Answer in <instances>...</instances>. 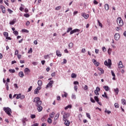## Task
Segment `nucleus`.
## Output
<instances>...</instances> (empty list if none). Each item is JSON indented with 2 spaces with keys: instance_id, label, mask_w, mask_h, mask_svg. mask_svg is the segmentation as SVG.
<instances>
[{
  "instance_id": "obj_1",
  "label": "nucleus",
  "mask_w": 126,
  "mask_h": 126,
  "mask_svg": "<svg viewBox=\"0 0 126 126\" xmlns=\"http://www.w3.org/2000/svg\"><path fill=\"white\" fill-rule=\"evenodd\" d=\"M33 102L36 103V106L37 107V110L38 112H42V110H43V107L41 106L42 104V101L40 100L39 97H35L33 99Z\"/></svg>"
},
{
  "instance_id": "obj_2",
  "label": "nucleus",
  "mask_w": 126,
  "mask_h": 126,
  "mask_svg": "<svg viewBox=\"0 0 126 126\" xmlns=\"http://www.w3.org/2000/svg\"><path fill=\"white\" fill-rule=\"evenodd\" d=\"M117 23L118 26H120V27H123V26L124 25V21H123L122 18L118 17L117 19Z\"/></svg>"
},
{
  "instance_id": "obj_3",
  "label": "nucleus",
  "mask_w": 126,
  "mask_h": 126,
  "mask_svg": "<svg viewBox=\"0 0 126 126\" xmlns=\"http://www.w3.org/2000/svg\"><path fill=\"white\" fill-rule=\"evenodd\" d=\"M3 111L7 114V115H9V117L11 116V109L9 107H4Z\"/></svg>"
},
{
  "instance_id": "obj_4",
  "label": "nucleus",
  "mask_w": 126,
  "mask_h": 126,
  "mask_svg": "<svg viewBox=\"0 0 126 126\" xmlns=\"http://www.w3.org/2000/svg\"><path fill=\"white\" fill-rule=\"evenodd\" d=\"M105 65L108 66L109 68H111V65H112V61L110 59H108V61H105L104 62Z\"/></svg>"
},
{
  "instance_id": "obj_5",
  "label": "nucleus",
  "mask_w": 126,
  "mask_h": 126,
  "mask_svg": "<svg viewBox=\"0 0 126 126\" xmlns=\"http://www.w3.org/2000/svg\"><path fill=\"white\" fill-rule=\"evenodd\" d=\"M53 84H54V81H50L46 86V89H48L49 87H50L51 88H52V87H53Z\"/></svg>"
},
{
  "instance_id": "obj_6",
  "label": "nucleus",
  "mask_w": 126,
  "mask_h": 126,
  "mask_svg": "<svg viewBox=\"0 0 126 126\" xmlns=\"http://www.w3.org/2000/svg\"><path fill=\"white\" fill-rule=\"evenodd\" d=\"M120 38H121V36L119 33H115L114 35V38L116 40V41H119L120 39Z\"/></svg>"
},
{
  "instance_id": "obj_7",
  "label": "nucleus",
  "mask_w": 126,
  "mask_h": 126,
  "mask_svg": "<svg viewBox=\"0 0 126 126\" xmlns=\"http://www.w3.org/2000/svg\"><path fill=\"white\" fill-rule=\"evenodd\" d=\"M81 15L83 16V17H84L85 19H88L89 18V14H86L85 13H82Z\"/></svg>"
},
{
  "instance_id": "obj_8",
  "label": "nucleus",
  "mask_w": 126,
  "mask_h": 126,
  "mask_svg": "<svg viewBox=\"0 0 126 126\" xmlns=\"http://www.w3.org/2000/svg\"><path fill=\"white\" fill-rule=\"evenodd\" d=\"M41 90V87H37L35 90L34 93V94H38L39 93V91Z\"/></svg>"
},
{
  "instance_id": "obj_9",
  "label": "nucleus",
  "mask_w": 126,
  "mask_h": 126,
  "mask_svg": "<svg viewBox=\"0 0 126 126\" xmlns=\"http://www.w3.org/2000/svg\"><path fill=\"white\" fill-rule=\"evenodd\" d=\"M69 117V113H66L63 115V120H66Z\"/></svg>"
},
{
  "instance_id": "obj_10",
  "label": "nucleus",
  "mask_w": 126,
  "mask_h": 126,
  "mask_svg": "<svg viewBox=\"0 0 126 126\" xmlns=\"http://www.w3.org/2000/svg\"><path fill=\"white\" fill-rule=\"evenodd\" d=\"M63 121H64V124L65 126H69L70 122L68 120H67L66 119H63Z\"/></svg>"
},
{
  "instance_id": "obj_11",
  "label": "nucleus",
  "mask_w": 126,
  "mask_h": 126,
  "mask_svg": "<svg viewBox=\"0 0 126 126\" xmlns=\"http://www.w3.org/2000/svg\"><path fill=\"white\" fill-rule=\"evenodd\" d=\"M79 31H80V30L77 29H74L70 32V35H72V34H73L74 33H76V32H79Z\"/></svg>"
},
{
  "instance_id": "obj_12",
  "label": "nucleus",
  "mask_w": 126,
  "mask_h": 126,
  "mask_svg": "<svg viewBox=\"0 0 126 126\" xmlns=\"http://www.w3.org/2000/svg\"><path fill=\"white\" fill-rule=\"evenodd\" d=\"M22 122L23 123V126H26V123L25 122H27V118H24L22 119Z\"/></svg>"
},
{
  "instance_id": "obj_13",
  "label": "nucleus",
  "mask_w": 126,
  "mask_h": 126,
  "mask_svg": "<svg viewBox=\"0 0 126 126\" xmlns=\"http://www.w3.org/2000/svg\"><path fill=\"white\" fill-rule=\"evenodd\" d=\"M29 72H30V69H29V68H25L24 73L26 74H28V73H29Z\"/></svg>"
},
{
  "instance_id": "obj_14",
  "label": "nucleus",
  "mask_w": 126,
  "mask_h": 126,
  "mask_svg": "<svg viewBox=\"0 0 126 126\" xmlns=\"http://www.w3.org/2000/svg\"><path fill=\"white\" fill-rule=\"evenodd\" d=\"M124 65H123V63H122V61H120L118 64V67L119 68H123V66Z\"/></svg>"
},
{
  "instance_id": "obj_15",
  "label": "nucleus",
  "mask_w": 126,
  "mask_h": 126,
  "mask_svg": "<svg viewBox=\"0 0 126 126\" xmlns=\"http://www.w3.org/2000/svg\"><path fill=\"white\" fill-rule=\"evenodd\" d=\"M15 22H16V19H14L12 21L10 22L9 24L10 25H13Z\"/></svg>"
},
{
  "instance_id": "obj_16",
  "label": "nucleus",
  "mask_w": 126,
  "mask_h": 126,
  "mask_svg": "<svg viewBox=\"0 0 126 126\" xmlns=\"http://www.w3.org/2000/svg\"><path fill=\"white\" fill-rule=\"evenodd\" d=\"M56 55L58 57H62V54H61V51H60V50L56 51Z\"/></svg>"
},
{
  "instance_id": "obj_17",
  "label": "nucleus",
  "mask_w": 126,
  "mask_h": 126,
  "mask_svg": "<svg viewBox=\"0 0 126 126\" xmlns=\"http://www.w3.org/2000/svg\"><path fill=\"white\" fill-rule=\"evenodd\" d=\"M37 84L38 85V87H41V86H42V85H43L42 81H41V80H38L37 82Z\"/></svg>"
},
{
  "instance_id": "obj_18",
  "label": "nucleus",
  "mask_w": 126,
  "mask_h": 126,
  "mask_svg": "<svg viewBox=\"0 0 126 126\" xmlns=\"http://www.w3.org/2000/svg\"><path fill=\"white\" fill-rule=\"evenodd\" d=\"M0 8L1 9L2 13H5V7L3 6H1Z\"/></svg>"
},
{
  "instance_id": "obj_19",
  "label": "nucleus",
  "mask_w": 126,
  "mask_h": 126,
  "mask_svg": "<svg viewBox=\"0 0 126 126\" xmlns=\"http://www.w3.org/2000/svg\"><path fill=\"white\" fill-rule=\"evenodd\" d=\"M105 9L106 10H109V8H110V6H109V4H105L104 5Z\"/></svg>"
},
{
  "instance_id": "obj_20",
  "label": "nucleus",
  "mask_w": 126,
  "mask_h": 126,
  "mask_svg": "<svg viewBox=\"0 0 126 126\" xmlns=\"http://www.w3.org/2000/svg\"><path fill=\"white\" fill-rule=\"evenodd\" d=\"M114 92L115 93V95H118L119 94V88L114 89Z\"/></svg>"
},
{
  "instance_id": "obj_21",
  "label": "nucleus",
  "mask_w": 126,
  "mask_h": 126,
  "mask_svg": "<svg viewBox=\"0 0 126 126\" xmlns=\"http://www.w3.org/2000/svg\"><path fill=\"white\" fill-rule=\"evenodd\" d=\"M19 76H20V77L23 78L24 76V74L23 73V72L20 71L19 73Z\"/></svg>"
},
{
  "instance_id": "obj_22",
  "label": "nucleus",
  "mask_w": 126,
  "mask_h": 126,
  "mask_svg": "<svg viewBox=\"0 0 126 126\" xmlns=\"http://www.w3.org/2000/svg\"><path fill=\"white\" fill-rule=\"evenodd\" d=\"M103 88L105 90V91H109V90H110V88L108 86H104L103 87Z\"/></svg>"
},
{
  "instance_id": "obj_23",
  "label": "nucleus",
  "mask_w": 126,
  "mask_h": 126,
  "mask_svg": "<svg viewBox=\"0 0 126 126\" xmlns=\"http://www.w3.org/2000/svg\"><path fill=\"white\" fill-rule=\"evenodd\" d=\"M72 107V105L71 104L68 105V106H66L64 108L65 110H67V109H71V107Z\"/></svg>"
},
{
  "instance_id": "obj_24",
  "label": "nucleus",
  "mask_w": 126,
  "mask_h": 126,
  "mask_svg": "<svg viewBox=\"0 0 126 126\" xmlns=\"http://www.w3.org/2000/svg\"><path fill=\"white\" fill-rule=\"evenodd\" d=\"M59 117H60V114L57 113L54 118V121H56L58 119H59Z\"/></svg>"
},
{
  "instance_id": "obj_25",
  "label": "nucleus",
  "mask_w": 126,
  "mask_h": 126,
  "mask_svg": "<svg viewBox=\"0 0 126 126\" xmlns=\"http://www.w3.org/2000/svg\"><path fill=\"white\" fill-rule=\"evenodd\" d=\"M73 47V44L72 43H70L68 45V48L69 49H71Z\"/></svg>"
},
{
  "instance_id": "obj_26",
  "label": "nucleus",
  "mask_w": 126,
  "mask_h": 126,
  "mask_svg": "<svg viewBox=\"0 0 126 126\" xmlns=\"http://www.w3.org/2000/svg\"><path fill=\"white\" fill-rule=\"evenodd\" d=\"M122 103L123 105H126V99H122Z\"/></svg>"
},
{
  "instance_id": "obj_27",
  "label": "nucleus",
  "mask_w": 126,
  "mask_h": 126,
  "mask_svg": "<svg viewBox=\"0 0 126 126\" xmlns=\"http://www.w3.org/2000/svg\"><path fill=\"white\" fill-rule=\"evenodd\" d=\"M94 99L95 101H96V102H99V98H98V96H95L94 97Z\"/></svg>"
},
{
  "instance_id": "obj_28",
  "label": "nucleus",
  "mask_w": 126,
  "mask_h": 126,
  "mask_svg": "<svg viewBox=\"0 0 126 126\" xmlns=\"http://www.w3.org/2000/svg\"><path fill=\"white\" fill-rule=\"evenodd\" d=\"M97 22L98 23L99 26L102 28V27H103V25H102V23L100 22V21H99V20H97Z\"/></svg>"
},
{
  "instance_id": "obj_29",
  "label": "nucleus",
  "mask_w": 126,
  "mask_h": 126,
  "mask_svg": "<svg viewBox=\"0 0 126 126\" xmlns=\"http://www.w3.org/2000/svg\"><path fill=\"white\" fill-rule=\"evenodd\" d=\"M71 76L72 78H76V74H75V73H72V74L71 75Z\"/></svg>"
},
{
  "instance_id": "obj_30",
  "label": "nucleus",
  "mask_w": 126,
  "mask_h": 126,
  "mask_svg": "<svg viewBox=\"0 0 126 126\" xmlns=\"http://www.w3.org/2000/svg\"><path fill=\"white\" fill-rule=\"evenodd\" d=\"M22 32H24V33H29V31L26 30V29H23L22 30Z\"/></svg>"
},
{
  "instance_id": "obj_31",
  "label": "nucleus",
  "mask_w": 126,
  "mask_h": 126,
  "mask_svg": "<svg viewBox=\"0 0 126 126\" xmlns=\"http://www.w3.org/2000/svg\"><path fill=\"white\" fill-rule=\"evenodd\" d=\"M52 119L49 118L47 120V122L48 123V124H52Z\"/></svg>"
},
{
  "instance_id": "obj_32",
  "label": "nucleus",
  "mask_w": 126,
  "mask_h": 126,
  "mask_svg": "<svg viewBox=\"0 0 126 126\" xmlns=\"http://www.w3.org/2000/svg\"><path fill=\"white\" fill-rule=\"evenodd\" d=\"M9 71L11 73H14V72H15V69H9Z\"/></svg>"
},
{
  "instance_id": "obj_33",
  "label": "nucleus",
  "mask_w": 126,
  "mask_h": 126,
  "mask_svg": "<svg viewBox=\"0 0 126 126\" xmlns=\"http://www.w3.org/2000/svg\"><path fill=\"white\" fill-rule=\"evenodd\" d=\"M61 8H62V7H61V6H58L55 8V10H60Z\"/></svg>"
},
{
  "instance_id": "obj_34",
  "label": "nucleus",
  "mask_w": 126,
  "mask_h": 126,
  "mask_svg": "<svg viewBox=\"0 0 126 126\" xmlns=\"http://www.w3.org/2000/svg\"><path fill=\"white\" fill-rule=\"evenodd\" d=\"M3 34L6 37L8 36V32H4Z\"/></svg>"
},
{
  "instance_id": "obj_35",
  "label": "nucleus",
  "mask_w": 126,
  "mask_h": 126,
  "mask_svg": "<svg viewBox=\"0 0 126 126\" xmlns=\"http://www.w3.org/2000/svg\"><path fill=\"white\" fill-rule=\"evenodd\" d=\"M71 30H72V28H68V29H67V30L66 31L67 33H68V32H70V31H71Z\"/></svg>"
},
{
  "instance_id": "obj_36",
  "label": "nucleus",
  "mask_w": 126,
  "mask_h": 126,
  "mask_svg": "<svg viewBox=\"0 0 126 126\" xmlns=\"http://www.w3.org/2000/svg\"><path fill=\"white\" fill-rule=\"evenodd\" d=\"M62 97H65V98H66V97L67 96V94L66 93L64 92V94H62Z\"/></svg>"
},
{
  "instance_id": "obj_37",
  "label": "nucleus",
  "mask_w": 126,
  "mask_h": 126,
  "mask_svg": "<svg viewBox=\"0 0 126 126\" xmlns=\"http://www.w3.org/2000/svg\"><path fill=\"white\" fill-rule=\"evenodd\" d=\"M98 92H99V91H96V90H94V94H95V95H99V94Z\"/></svg>"
},
{
  "instance_id": "obj_38",
  "label": "nucleus",
  "mask_w": 126,
  "mask_h": 126,
  "mask_svg": "<svg viewBox=\"0 0 126 126\" xmlns=\"http://www.w3.org/2000/svg\"><path fill=\"white\" fill-rule=\"evenodd\" d=\"M21 96V94H17L16 99H20Z\"/></svg>"
},
{
  "instance_id": "obj_39",
  "label": "nucleus",
  "mask_w": 126,
  "mask_h": 126,
  "mask_svg": "<svg viewBox=\"0 0 126 126\" xmlns=\"http://www.w3.org/2000/svg\"><path fill=\"white\" fill-rule=\"evenodd\" d=\"M31 119H35L36 118V115L32 114L31 115Z\"/></svg>"
},
{
  "instance_id": "obj_40",
  "label": "nucleus",
  "mask_w": 126,
  "mask_h": 126,
  "mask_svg": "<svg viewBox=\"0 0 126 126\" xmlns=\"http://www.w3.org/2000/svg\"><path fill=\"white\" fill-rule=\"evenodd\" d=\"M72 99H76V96H75V94H72L71 96Z\"/></svg>"
},
{
  "instance_id": "obj_41",
  "label": "nucleus",
  "mask_w": 126,
  "mask_h": 126,
  "mask_svg": "<svg viewBox=\"0 0 126 126\" xmlns=\"http://www.w3.org/2000/svg\"><path fill=\"white\" fill-rule=\"evenodd\" d=\"M111 74H112V76H113V77H116V75L115 74L114 71L111 70Z\"/></svg>"
},
{
  "instance_id": "obj_42",
  "label": "nucleus",
  "mask_w": 126,
  "mask_h": 126,
  "mask_svg": "<svg viewBox=\"0 0 126 126\" xmlns=\"http://www.w3.org/2000/svg\"><path fill=\"white\" fill-rule=\"evenodd\" d=\"M90 100H91V102H92V103H95V100H94V99H93V98L90 97Z\"/></svg>"
},
{
  "instance_id": "obj_43",
  "label": "nucleus",
  "mask_w": 126,
  "mask_h": 126,
  "mask_svg": "<svg viewBox=\"0 0 126 126\" xmlns=\"http://www.w3.org/2000/svg\"><path fill=\"white\" fill-rule=\"evenodd\" d=\"M5 86H6V90H8V89H9V87H8V83H6V84H5Z\"/></svg>"
},
{
  "instance_id": "obj_44",
  "label": "nucleus",
  "mask_w": 126,
  "mask_h": 126,
  "mask_svg": "<svg viewBox=\"0 0 126 126\" xmlns=\"http://www.w3.org/2000/svg\"><path fill=\"white\" fill-rule=\"evenodd\" d=\"M98 70L101 71V73H104V70L101 68H98Z\"/></svg>"
},
{
  "instance_id": "obj_45",
  "label": "nucleus",
  "mask_w": 126,
  "mask_h": 126,
  "mask_svg": "<svg viewBox=\"0 0 126 126\" xmlns=\"http://www.w3.org/2000/svg\"><path fill=\"white\" fill-rule=\"evenodd\" d=\"M44 58L45 60H47V59H49V58H50V56H49V55H45L44 56Z\"/></svg>"
},
{
  "instance_id": "obj_46",
  "label": "nucleus",
  "mask_w": 126,
  "mask_h": 126,
  "mask_svg": "<svg viewBox=\"0 0 126 126\" xmlns=\"http://www.w3.org/2000/svg\"><path fill=\"white\" fill-rule=\"evenodd\" d=\"M120 29H121V27H120V26L117 27L115 28V30H116V31H119Z\"/></svg>"
},
{
  "instance_id": "obj_47",
  "label": "nucleus",
  "mask_w": 126,
  "mask_h": 126,
  "mask_svg": "<svg viewBox=\"0 0 126 126\" xmlns=\"http://www.w3.org/2000/svg\"><path fill=\"white\" fill-rule=\"evenodd\" d=\"M7 11L9 12V13H12V12H13V11L10 9H7Z\"/></svg>"
},
{
  "instance_id": "obj_48",
  "label": "nucleus",
  "mask_w": 126,
  "mask_h": 126,
  "mask_svg": "<svg viewBox=\"0 0 126 126\" xmlns=\"http://www.w3.org/2000/svg\"><path fill=\"white\" fill-rule=\"evenodd\" d=\"M86 115L87 118H88L90 119H91V117L90 116V114L89 113H86Z\"/></svg>"
},
{
  "instance_id": "obj_49",
  "label": "nucleus",
  "mask_w": 126,
  "mask_h": 126,
  "mask_svg": "<svg viewBox=\"0 0 126 126\" xmlns=\"http://www.w3.org/2000/svg\"><path fill=\"white\" fill-rule=\"evenodd\" d=\"M67 61L66 59H63V63H62V64H63L64 63H67Z\"/></svg>"
},
{
  "instance_id": "obj_50",
  "label": "nucleus",
  "mask_w": 126,
  "mask_h": 126,
  "mask_svg": "<svg viewBox=\"0 0 126 126\" xmlns=\"http://www.w3.org/2000/svg\"><path fill=\"white\" fill-rule=\"evenodd\" d=\"M92 62L94 64H96V63H97V61L95 59H93Z\"/></svg>"
},
{
  "instance_id": "obj_51",
  "label": "nucleus",
  "mask_w": 126,
  "mask_h": 126,
  "mask_svg": "<svg viewBox=\"0 0 126 126\" xmlns=\"http://www.w3.org/2000/svg\"><path fill=\"white\" fill-rule=\"evenodd\" d=\"M84 89L85 91L88 90V86H87V85H85L84 88Z\"/></svg>"
},
{
  "instance_id": "obj_52",
  "label": "nucleus",
  "mask_w": 126,
  "mask_h": 126,
  "mask_svg": "<svg viewBox=\"0 0 126 126\" xmlns=\"http://www.w3.org/2000/svg\"><path fill=\"white\" fill-rule=\"evenodd\" d=\"M104 112L105 113H107V114H111V111L107 110V109H105Z\"/></svg>"
},
{
  "instance_id": "obj_53",
  "label": "nucleus",
  "mask_w": 126,
  "mask_h": 126,
  "mask_svg": "<svg viewBox=\"0 0 126 126\" xmlns=\"http://www.w3.org/2000/svg\"><path fill=\"white\" fill-rule=\"evenodd\" d=\"M25 98V95H21V97H20V99H21V100H22V99H24Z\"/></svg>"
},
{
  "instance_id": "obj_54",
  "label": "nucleus",
  "mask_w": 126,
  "mask_h": 126,
  "mask_svg": "<svg viewBox=\"0 0 126 126\" xmlns=\"http://www.w3.org/2000/svg\"><path fill=\"white\" fill-rule=\"evenodd\" d=\"M32 86H30V88L28 89V92H30V91H31V90H32Z\"/></svg>"
},
{
  "instance_id": "obj_55",
  "label": "nucleus",
  "mask_w": 126,
  "mask_h": 126,
  "mask_svg": "<svg viewBox=\"0 0 126 126\" xmlns=\"http://www.w3.org/2000/svg\"><path fill=\"white\" fill-rule=\"evenodd\" d=\"M115 108H119V104L115 103L114 104Z\"/></svg>"
},
{
  "instance_id": "obj_56",
  "label": "nucleus",
  "mask_w": 126,
  "mask_h": 126,
  "mask_svg": "<svg viewBox=\"0 0 126 126\" xmlns=\"http://www.w3.org/2000/svg\"><path fill=\"white\" fill-rule=\"evenodd\" d=\"M32 53V48H31L30 49V50H29V51L28 52V54H30V53Z\"/></svg>"
},
{
  "instance_id": "obj_57",
  "label": "nucleus",
  "mask_w": 126,
  "mask_h": 126,
  "mask_svg": "<svg viewBox=\"0 0 126 126\" xmlns=\"http://www.w3.org/2000/svg\"><path fill=\"white\" fill-rule=\"evenodd\" d=\"M13 33L15 35H16V36L18 34V32L15 31L13 32Z\"/></svg>"
},
{
  "instance_id": "obj_58",
  "label": "nucleus",
  "mask_w": 126,
  "mask_h": 126,
  "mask_svg": "<svg viewBox=\"0 0 126 126\" xmlns=\"http://www.w3.org/2000/svg\"><path fill=\"white\" fill-rule=\"evenodd\" d=\"M100 90H101L100 89V88H99V87H97L96 88V89H95V91H100Z\"/></svg>"
},
{
  "instance_id": "obj_59",
  "label": "nucleus",
  "mask_w": 126,
  "mask_h": 126,
  "mask_svg": "<svg viewBox=\"0 0 126 126\" xmlns=\"http://www.w3.org/2000/svg\"><path fill=\"white\" fill-rule=\"evenodd\" d=\"M24 16H25V17H27V18L29 17L30 16L29 14H25Z\"/></svg>"
},
{
  "instance_id": "obj_60",
  "label": "nucleus",
  "mask_w": 126,
  "mask_h": 126,
  "mask_svg": "<svg viewBox=\"0 0 126 126\" xmlns=\"http://www.w3.org/2000/svg\"><path fill=\"white\" fill-rule=\"evenodd\" d=\"M74 90H75V91H77V89H78V87H77V86H75L74 87Z\"/></svg>"
},
{
  "instance_id": "obj_61",
  "label": "nucleus",
  "mask_w": 126,
  "mask_h": 126,
  "mask_svg": "<svg viewBox=\"0 0 126 126\" xmlns=\"http://www.w3.org/2000/svg\"><path fill=\"white\" fill-rule=\"evenodd\" d=\"M15 56L18 55V50H15Z\"/></svg>"
},
{
  "instance_id": "obj_62",
  "label": "nucleus",
  "mask_w": 126,
  "mask_h": 126,
  "mask_svg": "<svg viewBox=\"0 0 126 126\" xmlns=\"http://www.w3.org/2000/svg\"><path fill=\"white\" fill-rule=\"evenodd\" d=\"M94 4H98V1H96V0H94Z\"/></svg>"
},
{
  "instance_id": "obj_63",
  "label": "nucleus",
  "mask_w": 126,
  "mask_h": 126,
  "mask_svg": "<svg viewBox=\"0 0 126 126\" xmlns=\"http://www.w3.org/2000/svg\"><path fill=\"white\" fill-rule=\"evenodd\" d=\"M39 126V124H38L37 123H35L32 125V126Z\"/></svg>"
},
{
  "instance_id": "obj_64",
  "label": "nucleus",
  "mask_w": 126,
  "mask_h": 126,
  "mask_svg": "<svg viewBox=\"0 0 126 126\" xmlns=\"http://www.w3.org/2000/svg\"><path fill=\"white\" fill-rule=\"evenodd\" d=\"M41 126H47V124L45 123L42 124Z\"/></svg>"
}]
</instances>
